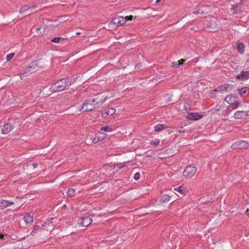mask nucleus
<instances>
[{"mask_svg": "<svg viewBox=\"0 0 249 249\" xmlns=\"http://www.w3.org/2000/svg\"><path fill=\"white\" fill-rule=\"evenodd\" d=\"M234 116L236 119H243L249 118V110L236 111Z\"/></svg>", "mask_w": 249, "mask_h": 249, "instance_id": "9", "label": "nucleus"}, {"mask_svg": "<svg viewBox=\"0 0 249 249\" xmlns=\"http://www.w3.org/2000/svg\"><path fill=\"white\" fill-rule=\"evenodd\" d=\"M124 167V166H122L121 167H119V169H122L123 167Z\"/></svg>", "mask_w": 249, "mask_h": 249, "instance_id": "45", "label": "nucleus"}, {"mask_svg": "<svg viewBox=\"0 0 249 249\" xmlns=\"http://www.w3.org/2000/svg\"><path fill=\"white\" fill-rule=\"evenodd\" d=\"M101 131H106V132H108V131H111V128H110V127L109 126H105V127H101Z\"/></svg>", "mask_w": 249, "mask_h": 249, "instance_id": "30", "label": "nucleus"}, {"mask_svg": "<svg viewBox=\"0 0 249 249\" xmlns=\"http://www.w3.org/2000/svg\"><path fill=\"white\" fill-rule=\"evenodd\" d=\"M237 79L240 81H245L249 79V71L242 70L236 76Z\"/></svg>", "mask_w": 249, "mask_h": 249, "instance_id": "10", "label": "nucleus"}, {"mask_svg": "<svg viewBox=\"0 0 249 249\" xmlns=\"http://www.w3.org/2000/svg\"><path fill=\"white\" fill-rule=\"evenodd\" d=\"M240 5V3L239 4L237 3H236L235 4L231 5V8L230 9L229 12L231 14H232V15L237 14L240 10V9L239 8V6Z\"/></svg>", "mask_w": 249, "mask_h": 249, "instance_id": "14", "label": "nucleus"}, {"mask_svg": "<svg viewBox=\"0 0 249 249\" xmlns=\"http://www.w3.org/2000/svg\"><path fill=\"white\" fill-rule=\"evenodd\" d=\"M104 139V138H101L100 137H95L93 139V142L95 143H97L99 141H102V140Z\"/></svg>", "mask_w": 249, "mask_h": 249, "instance_id": "28", "label": "nucleus"}, {"mask_svg": "<svg viewBox=\"0 0 249 249\" xmlns=\"http://www.w3.org/2000/svg\"><path fill=\"white\" fill-rule=\"evenodd\" d=\"M107 115L105 114V113L102 114L103 117H106Z\"/></svg>", "mask_w": 249, "mask_h": 249, "instance_id": "42", "label": "nucleus"}, {"mask_svg": "<svg viewBox=\"0 0 249 249\" xmlns=\"http://www.w3.org/2000/svg\"><path fill=\"white\" fill-rule=\"evenodd\" d=\"M68 86V82L66 78H62L53 84L50 90L53 92H59L65 90Z\"/></svg>", "mask_w": 249, "mask_h": 249, "instance_id": "2", "label": "nucleus"}, {"mask_svg": "<svg viewBox=\"0 0 249 249\" xmlns=\"http://www.w3.org/2000/svg\"><path fill=\"white\" fill-rule=\"evenodd\" d=\"M160 143V141L159 140H157L155 141H153L151 142V144H153L154 145H157Z\"/></svg>", "mask_w": 249, "mask_h": 249, "instance_id": "34", "label": "nucleus"}, {"mask_svg": "<svg viewBox=\"0 0 249 249\" xmlns=\"http://www.w3.org/2000/svg\"><path fill=\"white\" fill-rule=\"evenodd\" d=\"M14 55H15L14 53H11L8 55H7V56H6L7 61H9L11 60L13 58V57H14Z\"/></svg>", "mask_w": 249, "mask_h": 249, "instance_id": "29", "label": "nucleus"}, {"mask_svg": "<svg viewBox=\"0 0 249 249\" xmlns=\"http://www.w3.org/2000/svg\"><path fill=\"white\" fill-rule=\"evenodd\" d=\"M202 116L197 113H191L188 114V119L191 120H197L200 119Z\"/></svg>", "mask_w": 249, "mask_h": 249, "instance_id": "15", "label": "nucleus"}, {"mask_svg": "<svg viewBox=\"0 0 249 249\" xmlns=\"http://www.w3.org/2000/svg\"><path fill=\"white\" fill-rule=\"evenodd\" d=\"M141 67V64L138 63L136 65V67L140 68Z\"/></svg>", "mask_w": 249, "mask_h": 249, "instance_id": "40", "label": "nucleus"}, {"mask_svg": "<svg viewBox=\"0 0 249 249\" xmlns=\"http://www.w3.org/2000/svg\"><path fill=\"white\" fill-rule=\"evenodd\" d=\"M165 126L163 124H158L154 127V131L156 132H159L163 129L165 128Z\"/></svg>", "mask_w": 249, "mask_h": 249, "instance_id": "21", "label": "nucleus"}, {"mask_svg": "<svg viewBox=\"0 0 249 249\" xmlns=\"http://www.w3.org/2000/svg\"><path fill=\"white\" fill-rule=\"evenodd\" d=\"M126 23L125 18L123 16H117L111 20L109 25H115L116 26H120L124 25Z\"/></svg>", "mask_w": 249, "mask_h": 249, "instance_id": "6", "label": "nucleus"}, {"mask_svg": "<svg viewBox=\"0 0 249 249\" xmlns=\"http://www.w3.org/2000/svg\"><path fill=\"white\" fill-rule=\"evenodd\" d=\"M4 237V235L1 233H0V239H3Z\"/></svg>", "mask_w": 249, "mask_h": 249, "instance_id": "39", "label": "nucleus"}, {"mask_svg": "<svg viewBox=\"0 0 249 249\" xmlns=\"http://www.w3.org/2000/svg\"><path fill=\"white\" fill-rule=\"evenodd\" d=\"M239 94L241 96H245L247 93L249 91V88L247 87H243L238 89Z\"/></svg>", "mask_w": 249, "mask_h": 249, "instance_id": "17", "label": "nucleus"}, {"mask_svg": "<svg viewBox=\"0 0 249 249\" xmlns=\"http://www.w3.org/2000/svg\"><path fill=\"white\" fill-rule=\"evenodd\" d=\"M174 190L179 192L181 194H184L185 193V191L182 186H179L178 188H175Z\"/></svg>", "mask_w": 249, "mask_h": 249, "instance_id": "26", "label": "nucleus"}, {"mask_svg": "<svg viewBox=\"0 0 249 249\" xmlns=\"http://www.w3.org/2000/svg\"><path fill=\"white\" fill-rule=\"evenodd\" d=\"M14 129L13 126L10 123L4 124L1 129L3 134H7L11 132Z\"/></svg>", "mask_w": 249, "mask_h": 249, "instance_id": "12", "label": "nucleus"}, {"mask_svg": "<svg viewBox=\"0 0 249 249\" xmlns=\"http://www.w3.org/2000/svg\"><path fill=\"white\" fill-rule=\"evenodd\" d=\"M237 50L240 54H243L245 52V46L242 42H239L236 44Z\"/></svg>", "mask_w": 249, "mask_h": 249, "instance_id": "16", "label": "nucleus"}, {"mask_svg": "<svg viewBox=\"0 0 249 249\" xmlns=\"http://www.w3.org/2000/svg\"><path fill=\"white\" fill-rule=\"evenodd\" d=\"M33 166L34 168H36L37 167L38 164L37 163H34L33 164Z\"/></svg>", "mask_w": 249, "mask_h": 249, "instance_id": "38", "label": "nucleus"}, {"mask_svg": "<svg viewBox=\"0 0 249 249\" xmlns=\"http://www.w3.org/2000/svg\"><path fill=\"white\" fill-rule=\"evenodd\" d=\"M33 217L34 213L33 212H30L24 216L23 219L26 225L31 224L33 222Z\"/></svg>", "mask_w": 249, "mask_h": 249, "instance_id": "11", "label": "nucleus"}, {"mask_svg": "<svg viewBox=\"0 0 249 249\" xmlns=\"http://www.w3.org/2000/svg\"><path fill=\"white\" fill-rule=\"evenodd\" d=\"M40 29H41L40 27H37V28L36 29V36H39L40 35V33H38V31H40Z\"/></svg>", "mask_w": 249, "mask_h": 249, "instance_id": "37", "label": "nucleus"}, {"mask_svg": "<svg viewBox=\"0 0 249 249\" xmlns=\"http://www.w3.org/2000/svg\"><path fill=\"white\" fill-rule=\"evenodd\" d=\"M225 101L230 105L233 106V109L237 107L240 103L238 101L237 97L236 95H229L225 97Z\"/></svg>", "mask_w": 249, "mask_h": 249, "instance_id": "4", "label": "nucleus"}, {"mask_svg": "<svg viewBox=\"0 0 249 249\" xmlns=\"http://www.w3.org/2000/svg\"><path fill=\"white\" fill-rule=\"evenodd\" d=\"M185 61V60L184 59H181L178 61V63L179 64V66L183 64V63Z\"/></svg>", "mask_w": 249, "mask_h": 249, "instance_id": "36", "label": "nucleus"}, {"mask_svg": "<svg viewBox=\"0 0 249 249\" xmlns=\"http://www.w3.org/2000/svg\"><path fill=\"white\" fill-rule=\"evenodd\" d=\"M44 67V63L42 60L37 59L36 61H34L29 64L27 67L24 73L26 75H29L31 73L36 72L39 68Z\"/></svg>", "mask_w": 249, "mask_h": 249, "instance_id": "3", "label": "nucleus"}, {"mask_svg": "<svg viewBox=\"0 0 249 249\" xmlns=\"http://www.w3.org/2000/svg\"><path fill=\"white\" fill-rule=\"evenodd\" d=\"M160 0H156V2L157 3H158V2H159Z\"/></svg>", "mask_w": 249, "mask_h": 249, "instance_id": "43", "label": "nucleus"}, {"mask_svg": "<svg viewBox=\"0 0 249 249\" xmlns=\"http://www.w3.org/2000/svg\"><path fill=\"white\" fill-rule=\"evenodd\" d=\"M92 222V219L87 215L82 217L78 221V224L82 227H87Z\"/></svg>", "mask_w": 249, "mask_h": 249, "instance_id": "8", "label": "nucleus"}, {"mask_svg": "<svg viewBox=\"0 0 249 249\" xmlns=\"http://www.w3.org/2000/svg\"><path fill=\"white\" fill-rule=\"evenodd\" d=\"M249 144L247 142L240 140L237 141L231 145V148L233 149H242L247 147Z\"/></svg>", "mask_w": 249, "mask_h": 249, "instance_id": "7", "label": "nucleus"}, {"mask_svg": "<svg viewBox=\"0 0 249 249\" xmlns=\"http://www.w3.org/2000/svg\"><path fill=\"white\" fill-rule=\"evenodd\" d=\"M124 18H125V20H126V22L127 20H132L133 17V16L130 15V16H126V17H124Z\"/></svg>", "mask_w": 249, "mask_h": 249, "instance_id": "33", "label": "nucleus"}, {"mask_svg": "<svg viewBox=\"0 0 249 249\" xmlns=\"http://www.w3.org/2000/svg\"><path fill=\"white\" fill-rule=\"evenodd\" d=\"M140 177V175L139 173L137 172L135 174L134 178L135 180H138V179H139Z\"/></svg>", "mask_w": 249, "mask_h": 249, "instance_id": "32", "label": "nucleus"}, {"mask_svg": "<svg viewBox=\"0 0 249 249\" xmlns=\"http://www.w3.org/2000/svg\"><path fill=\"white\" fill-rule=\"evenodd\" d=\"M193 13H194V14H198V12L197 11H196V12H194Z\"/></svg>", "mask_w": 249, "mask_h": 249, "instance_id": "44", "label": "nucleus"}, {"mask_svg": "<svg viewBox=\"0 0 249 249\" xmlns=\"http://www.w3.org/2000/svg\"><path fill=\"white\" fill-rule=\"evenodd\" d=\"M40 229H41V227L39 225H35L33 227L32 232H30L29 234H27V236H29L30 235H34L36 233V231L40 230Z\"/></svg>", "mask_w": 249, "mask_h": 249, "instance_id": "19", "label": "nucleus"}, {"mask_svg": "<svg viewBox=\"0 0 249 249\" xmlns=\"http://www.w3.org/2000/svg\"><path fill=\"white\" fill-rule=\"evenodd\" d=\"M246 213H247V215L249 216V209H248L247 210V211H246Z\"/></svg>", "mask_w": 249, "mask_h": 249, "instance_id": "41", "label": "nucleus"}, {"mask_svg": "<svg viewBox=\"0 0 249 249\" xmlns=\"http://www.w3.org/2000/svg\"><path fill=\"white\" fill-rule=\"evenodd\" d=\"M60 22L58 20H54L51 21L50 26L53 27H57L60 25Z\"/></svg>", "mask_w": 249, "mask_h": 249, "instance_id": "24", "label": "nucleus"}, {"mask_svg": "<svg viewBox=\"0 0 249 249\" xmlns=\"http://www.w3.org/2000/svg\"><path fill=\"white\" fill-rule=\"evenodd\" d=\"M106 97L100 95L95 96L86 100L83 104L81 109L84 111H90L99 107L106 101Z\"/></svg>", "mask_w": 249, "mask_h": 249, "instance_id": "1", "label": "nucleus"}, {"mask_svg": "<svg viewBox=\"0 0 249 249\" xmlns=\"http://www.w3.org/2000/svg\"><path fill=\"white\" fill-rule=\"evenodd\" d=\"M172 67L173 68H178L179 67V64H178V62H172Z\"/></svg>", "mask_w": 249, "mask_h": 249, "instance_id": "31", "label": "nucleus"}, {"mask_svg": "<svg viewBox=\"0 0 249 249\" xmlns=\"http://www.w3.org/2000/svg\"><path fill=\"white\" fill-rule=\"evenodd\" d=\"M198 61V60L197 58H195L194 60L189 62L188 63V64H191L192 63H196V62Z\"/></svg>", "mask_w": 249, "mask_h": 249, "instance_id": "35", "label": "nucleus"}, {"mask_svg": "<svg viewBox=\"0 0 249 249\" xmlns=\"http://www.w3.org/2000/svg\"><path fill=\"white\" fill-rule=\"evenodd\" d=\"M76 192L73 188H70L68 191V195L70 197L73 196L75 195Z\"/></svg>", "mask_w": 249, "mask_h": 249, "instance_id": "25", "label": "nucleus"}, {"mask_svg": "<svg viewBox=\"0 0 249 249\" xmlns=\"http://www.w3.org/2000/svg\"><path fill=\"white\" fill-rule=\"evenodd\" d=\"M32 10H33V9L32 7H28L27 5H24L21 6V7L20 8V9L19 10V13H20V14H22V13H24L27 11H29V12L32 11Z\"/></svg>", "mask_w": 249, "mask_h": 249, "instance_id": "18", "label": "nucleus"}, {"mask_svg": "<svg viewBox=\"0 0 249 249\" xmlns=\"http://www.w3.org/2000/svg\"><path fill=\"white\" fill-rule=\"evenodd\" d=\"M67 38H62L60 37H55L51 40L52 42H54V43H59L61 41H64L65 40H66Z\"/></svg>", "mask_w": 249, "mask_h": 249, "instance_id": "23", "label": "nucleus"}, {"mask_svg": "<svg viewBox=\"0 0 249 249\" xmlns=\"http://www.w3.org/2000/svg\"><path fill=\"white\" fill-rule=\"evenodd\" d=\"M116 110L114 108H110L107 111L105 112V114L112 115L115 113Z\"/></svg>", "mask_w": 249, "mask_h": 249, "instance_id": "27", "label": "nucleus"}, {"mask_svg": "<svg viewBox=\"0 0 249 249\" xmlns=\"http://www.w3.org/2000/svg\"><path fill=\"white\" fill-rule=\"evenodd\" d=\"M14 204V202L8 200H1L0 201V208L3 210L12 205Z\"/></svg>", "mask_w": 249, "mask_h": 249, "instance_id": "13", "label": "nucleus"}, {"mask_svg": "<svg viewBox=\"0 0 249 249\" xmlns=\"http://www.w3.org/2000/svg\"><path fill=\"white\" fill-rule=\"evenodd\" d=\"M170 196L168 195H163L160 197V201L162 202L166 203L170 200Z\"/></svg>", "mask_w": 249, "mask_h": 249, "instance_id": "22", "label": "nucleus"}, {"mask_svg": "<svg viewBox=\"0 0 249 249\" xmlns=\"http://www.w3.org/2000/svg\"><path fill=\"white\" fill-rule=\"evenodd\" d=\"M197 169L196 167L192 166H187L184 169L183 176L186 178H191L195 176Z\"/></svg>", "mask_w": 249, "mask_h": 249, "instance_id": "5", "label": "nucleus"}, {"mask_svg": "<svg viewBox=\"0 0 249 249\" xmlns=\"http://www.w3.org/2000/svg\"><path fill=\"white\" fill-rule=\"evenodd\" d=\"M229 87V85H224L223 86H221L217 88H216L215 89V91H218V92H220L221 93L222 92L227 90Z\"/></svg>", "mask_w": 249, "mask_h": 249, "instance_id": "20", "label": "nucleus"}]
</instances>
